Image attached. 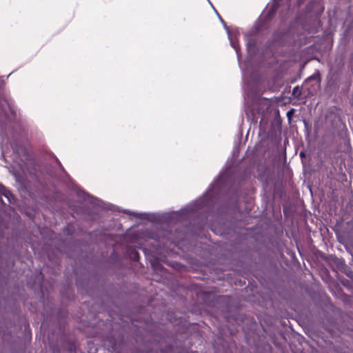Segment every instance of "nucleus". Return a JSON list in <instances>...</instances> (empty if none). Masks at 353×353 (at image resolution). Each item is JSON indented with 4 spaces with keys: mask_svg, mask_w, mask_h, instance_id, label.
Returning a JSON list of instances; mask_svg holds the SVG:
<instances>
[{
    "mask_svg": "<svg viewBox=\"0 0 353 353\" xmlns=\"http://www.w3.org/2000/svg\"><path fill=\"white\" fill-rule=\"evenodd\" d=\"M274 12H275V10L274 8H272L271 10L270 11V13L272 14H273Z\"/></svg>",
    "mask_w": 353,
    "mask_h": 353,
    "instance_id": "0eeeda50",
    "label": "nucleus"
},
{
    "mask_svg": "<svg viewBox=\"0 0 353 353\" xmlns=\"http://www.w3.org/2000/svg\"><path fill=\"white\" fill-rule=\"evenodd\" d=\"M304 123H305V130H306L305 139H307V138H309V124L306 120H304Z\"/></svg>",
    "mask_w": 353,
    "mask_h": 353,
    "instance_id": "20e7f679",
    "label": "nucleus"
},
{
    "mask_svg": "<svg viewBox=\"0 0 353 353\" xmlns=\"http://www.w3.org/2000/svg\"><path fill=\"white\" fill-rule=\"evenodd\" d=\"M343 142L344 148L342 149V144L341 143L338 148V152H342V153H345V154H349L352 150V147L350 145V141H347V140H343Z\"/></svg>",
    "mask_w": 353,
    "mask_h": 353,
    "instance_id": "f03ea898",
    "label": "nucleus"
},
{
    "mask_svg": "<svg viewBox=\"0 0 353 353\" xmlns=\"http://www.w3.org/2000/svg\"><path fill=\"white\" fill-rule=\"evenodd\" d=\"M310 80H312V79H315L314 76H313V75H312V76H310Z\"/></svg>",
    "mask_w": 353,
    "mask_h": 353,
    "instance_id": "1a4fd4ad",
    "label": "nucleus"
},
{
    "mask_svg": "<svg viewBox=\"0 0 353 353\" xmlns=\"http://www.w3.org/2000/svg\"><path fill=\"white\" fill-rule=\"evenodd\" d=\"M6 103L9 107V109H10V111L11 112V114L15 117L16 115H17V111L16 110L14 109V108L13 106L11 105V104H10L7 101H6Z\"/></svg>",
    "mask_w": 353,
    "mask_h": 353,
    "instance_id": "7ed1b4c3",
    "label": "nucleus"
},
{
    "mask_svg": "<svg viewBox=\"0 0 353 353\" xmlns=\"http://www.w3.org/2000/svg\"><path fill=\"white\" fill-rule=\"evenodd\" d=\"M300 90H299V88L297 86V87H295L293 90H292V94L294 96V97H299L300 95Z\"/></svg>",
    "mask_w": 353,
    "mask_h": 353,
    "instance_id": "39448f33",
    "label": "nucleus"
},
{
    "mask_svg": "<svg viewBox=\"0 0 353 353\" xmlns=\"http://www.w3.org/2000/svg\"><path fill=\"white\" fill-rule=\"evenodd\" d=\"M299 154L302 155V154H305L303 152H301Z\"/></svg>",
    "mask_w": 353,
    "mask_h": 353,
    "instance_id": "9d476101",
    "label": "nucleus"
},
{
    "mask_svg": "<svg viewBox=\"0 0 353 353\" xmlns=\"http://www.w3.org/2000/svg\"><path fill=\"white\" fill-rule=\"evenodd\" d=\"M302 1H303V0H298V1H297V5H298V6H300L302 4Z\"/></svg>",
    "mask_w": 353,
    "mask_h": 353,
    "instance_id": "423d86ee",
    "label": "nucleus"
},
{
    "mask_svg": "<svg viewBox=\"0 0 353 353\" xmlns=\"http://www.w3.org/2000/svg\"><path fill=\"white\" fill-rule=\"evenodd\" d=\"M281 137L276 132L268 134L256 144L254 154H286V150L281 146Z\"/></svg>",
    "mask_w": 353,
    "mask_h": 353,
    "instance_id": "f257e3e1",
    "label": "nucleus"
},
{
    "mask_svg": "<svg viewBox=\"0 0 353 353\" xmlns=\"http://www.w3.org/2000/svg\"><path fill=\"white\" fill-rule=\"evenodd\" d=\"M44 154L48 155V154H52L51 152H49L48 151H46Z\"/></svg>",
    "mask_w": 353,
    "mask_h": 353,
    "instance_id": "6e6552de",
    "label": "nucleus"
}]
</instances>
